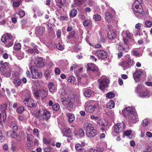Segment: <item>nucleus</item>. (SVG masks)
Wrapping results in <instances>:
<instances>
[{
	"mask_svg": "<svg viewBox=\"0 0 152 152\" xmlns=\"http://www.w3.org/2000/svg\"><path fill=\"white\" fill-rule=\"evenodd\" d=\"M84 127L86 131V135L89 137H94L97 134V131L94 129L93 125L91 123H85Z\"/></svg>",
	"mask_w": 152,
	"mask_h": 152,
	"instance_id": "nucleus-1",
	"label": "nucleus"
},
{
	"mask_svg": "<svg viewBox=\"0 0 152 152\" xmlns=\"http://www.w3.org/2000/svg\"><path fill=\"white\" fill-rule=\"evenodd\" d=\"M36 116L40 120L48 119L50 116L49 112L47 110L43 109H40L37 112Z\"/></svg>",
	"mask_w": 152,
	"mask_h": 152,
	"instance_id": "nucleus-2",
	"label": "nucleus"
},
{
	"mask_svg": "<svg viewBox=\"0 0 152 152\" xmlns=\"http://www.w3.org/2000/svg\"><path fill=\"white\" fill-rule=\"evenodd\" d=\"M75 97L72 98L69 97L67 99L65 98L62 101V104L68 109L72 108L75 101Z\"/></svg>",
	"mask_w": 152,
	"mask_h": 152,
	"instance_id": "nucleus-3",
	"label": "nucleus"
},
{
	"mask_svg": "<svg viewBox=\"0 0 152 152\" xmlns=\"http://www.w3.org/2000/svg\"><path fill=\"white\" fill-rule=\"evenodd\" d=\"M31 78L33 79H37L41 78L42 73L40 72H38L37 68L35 66H32L30 68Z\"/></svg>",
	"mask_w": 152,
	"mask_h": 152,
	"instance_id": "nucleus-4",
	"label": "nucleus"
},
{
	"mask_svg": "<svg viewBox=\"0 0 152 152\" xmlns=\"http://www.w3.org/2000/svg\"><path fill=\"white\" fill-rule=\"evenodd\" d=\"M99 88L102 90H104L108 86L109 83V80L104 77H102L99 80Z\"/></svg>",
	"mask_w": 152,
	"mask_h": 152,
	"instance_id": "nucleus-5",
	"label": "nucleus"
},
{
	"mask_svg": "<svg viewBox=\"0 0 152 152\" xmlns=\"http://www.w3.org/2000/svg\"><path fill=\"white\" fill-rule=\"evenodd\" d=\"M132 8L134 13L137 17H138V14H142L143 12L141 5H139L135 4H133Z\"/></svg>",
	"mask_w": 152,
	"mask_h": 152,
	"instance_id": "nucleus-6",
	"label": "nucleus"
},
{
	"mask_svg": "<svg viewBox=\"0 0 152 152\" xmlns=\"http://www.w3.org/2000/svg\"><path fill=\"white\" fill-rule=\"evenodd\" d=\"M125 125L123 123H119L115 124L114 126V132L118 134L124 129Z\"/></svg>",
	"mask_w": 152,
	"mask_h": 152,
	"instance_id": "nucleus-7",
	"label": "nucleus"
},
{
	"mask_svg": "<svg viewBox=\"0 0 152 152\" xmlns=\"http://www.w3.org/2000/svg\"><path fill=\"white\" fill-rule=\"evenodd\" d=\"M98 107V105L97 104L91 105L90 103H88L86 104L85 109L86 112L92 113L95 111V109Z\"/></svg>",
	"mask_w": 152,
	"mask_h": 152,
	"instance_id": "nucleus-8",
	"label": "nucleus"
},
{
	"mask_svg": "<svg viewBox=\"0 0 152 152\" xmlns=\"http://www.w3.org/2000/svg\"><path fill=\"white\" fill-rule=\"evenodd\" d=\"M23 102L25 104L30 107L36 106V104L34 101L30 98H26Z\"/></svg>",
	"mask_w": 152,
	"mask_h": 152,
	"instance_id": "nucleus-9",
	"label": "nucleus"
},
{
	"mask_svg": "<svg viewBox=\"0 0 152 152\" xmlns=\"http://www.w3.org/2000/svg\"><path fill=\"white\" fill-rule=\"evenodd\" d=\"M95 55L99 58L104 59L107 57V53L103 50H99L96 51Z\"/></svg>",
	"mask_w": 152,
	"mask_h": 152,
	"instance_id": "nucleus-10",
	"label": "nucleus"
},
{
	"mask_svg": "<svg viewBox=\"0 0 152 152\" xmlns=\"http://www.w3.org/2000/svg\"><path fill=\"white\" fill-rule=\"evenodd\" d=\"M34 62V64L38 67H42L44 65L43 59L41 57H35Z\"/></svg>",
	"mask_w": 152,
	"mask_h": 152,
	"instance_id": "nucleus-11",
	"label": "nucleus"
},
{
	"mask_svg": "<svg viewBox=\"0 0 152 152\" xmlns=\"http://www.w3.org/2000/svg\"><path fill=\"white\" fill-rule=\"evenodd\" d=\"M0 71L2 75L6 77H9L10 76L12 70L11 69H8L7 68H1Z\"/></svg>",
	"mask_w": 152,
	"mask_h": 152,
	"instance_id": "nucleus-12",
	"label": "nucleus"
},
{
	"mask_svg": "<svg viewBox=\"0 0 152 152\" xmlns=\"http://www.w3.org/2000/svg\"><path fill=\"white\" fill-rule=\"evenodd\" d=\"M138 115L136 111L129 115L128 118L133 123H135L138 121Z\"/></svg>",
	"mask_w": 152,
	"mask_h": 152,
	"instance_id": "nucleus-13",
	"label": "nucleus"
},
{
	"mask_svg": "<svg viewBox=\"0 0 152 152\" xmlns=\"http://www.w3.org/2000/svg\"><path fill=\"white\" fill-rule=\"evenodd\" d=\"M143 75V72L141 70L136 71L133 74V77L135 82H139V78Z\"/></svg>",
	"mask_w": 152,
	"mask_h": 152,
	"instance_id": "nucleus-14",
	"label": "nucleus"
},
{
	"mask_svg": "<svg viewBox=\"0 0 152 152\" xmlns=\"http://www.w3.org/2000/svg\"><path fill=\"white\" fill-rule=\"evenodd\" d=\"M87 70L97 72L98 70V68L95 64L89 63L87 64Z\"/></svg>",
	"mask_w": 152,
	"mask_h": 152,
	"instance_id": "nucleus-15",
	"label": "nucleus"
},
{
	"mask_svg": "<svg viewBox=\"0 0 152 152\" xmlns=\"http://www.w3.org/2000/svg\"><path fill=\"white\" fill-rule=\"evenodd\" d=\"M123 36H125L131 39H133V34L131 33L128 30L123 31L122 33Z\"/></svg>",
	"mask_w": 152,
	"mask_h": 152,
	"instance_id": "nucleus-16",
	"label": "nucleus"
},
{
	"mask_svg": "<svg viewBox=\"0 0 152 152\" xmlns=\"http://www.w3.org/2000/svg\"><path fill=\"white\" fill-rule=\"evenodd\" d=\"M10 38V39H11L14 38L10 34L8 33L2 36L1 38V41L3 42H5L6 41H7V39H8Z\"/></svg>",
	"mask_w": 152,
	"mask_h": 152,
	"instance_id": "nucleus-17",
	"label": "nucleus"
},
{
	"mask_svg": "<svg viewBox=\"0 0 152 152\" xmlns=\"http://www.w3.org/2000/svg\"><path fill=\"white\" fill-rule=\"evenodd\" d=\"M45 31V28L42 27L38 26L35 29L36 34L40 35L43 34Z\"/></svg>",
	"mask_w": 152,
	"mask_h": 152,
	"instance_id": "nucleus-18",
	"label": "nucleus"
},
{
	"mask_svg": "<svg viewBox=\"0 0 152 152\" xmlns=\"http://www.w3.org/2000/svg\"><path fill=\"white\" fill-rule=\"evenodd\" d=\"M148 91L147 90L142 91L138 93V95L139 97L145 98L149 97Z\"/></svg>",
	"mask_w": 152,
	"mask_h": 152,
	"instance_id": "nucleus-19",
	"label": "nucleus"
},
{
	"mask_svg": "<svg viewBox=\"0 0 152 152\" xmlns=\"http://www.w3.org/2000/svg\"><path fill=\"white\" fill-rule=\"evenodd\" d=\"M117 34L113 30L110 31L108 33L107 37L110 39H113L116 37Z\"/></svg>",
	"mask_w": 152,
	"mask_h": 152,
	"instance_id": "nucleus-20",
	"label": "nucleus"
},
{
	"mask_svg": "<svg viewBox=\"0 0 152 152\" xmlns=\"http://www.w3.org/2000/svg\"><path fill=\"white\" fill-rule=\"evenodd\" d=\"M13 130V131L11 130L7 132V136L8 137L14 138H17L18 137H19L18 135Z\"/></svg>",
	"mask_w": 152,
	"mask_h": 152,
	"instance_id": "nucleus-21",
	"label": "nucleus"
},
{
	"mask_svg": "<svg viewBox=\"0 0 152 152\" xmlns=\"http://www.w3.org/2000/svg\"><path fill=\"white\" fill-rule=\"evenodd\" d=\"M10 127L14 131H17L18 129V127L17 126V122L15 121H12L10 125Z\"/></svg>",
	"mask_w": 152,
	"mask_h": 152,
	"instance_id": "nucleus-22",
	"label": "nucleus"
},
{
	"mask_svg": "<svg viewBox=\"0 0 152 152\" xmlns=\"http://www.w3.org/2000/svg\"><path fill=\"white\" fill-rule=\"evenodd\" d=\"M66 116L68 118V121L69 123H71L74 121L75 120L74 115L72 113H67Z\"/></svg>",
	"mask_w": 152,
	"mask_h": 152,
	"instance_id": "nucleus-23",
	"label": "nucleus"
},
{
	"mask_svg": "<svg viewBox=\"0 0 152 152\" xmlns=\"http://www.w3.org/2000/svg\"><path fill=\"white\" fill-rule=\"evenodd\" d=\"M13 40L14 38L11 39H10V38L8 39H7V41H6V42H4V43H5V46L9 48L12 46L13 43Z\"/></svg>",
	"mask_w": 152,
	"mask_h": 152,
	"instance_id": "nucleus-24",
	"label": "nucleus"
},
{
	"mask_svg": "<svg viewBox=\"0 0 152 152\" xmlns=\"http://www.w3.org/2000/svg\"><path fill=\"white\" fill-rule=\"evenodd\" d=\"M113 18L112 15L108 12H106L105 13V20L108 22H113L112 19Z\"/></svg>",
	"mask_w": 152,
	"mask_h": 152,
	"instance_id": "nucleus-25",
	"label": "nucleus"
},
{
	"mask_svg": "<svg viewBox=\"0 0 152 152\" xmlns=\"http://www.w3.org/2000/svg\"><path fill=\"white\" fill-rule=\"evenodd\" d=\"M97 123L99 125L101 126H106L108 124L107 121L100 119L98 121Z\"/></svg>",
	"mask_w": 152,
	"mask_h": 152,
	"instance_id": "nucleus-26",
	"label": "nucleus"
},
{
	"mask_svg": "<svg viewBox=\"0 0 152 152\" xmlns=\"http://www.w3.org/2000/svg\"><path fill=\"white\" fill-rule=\"evenodd\" d=\"M38 48H29L28 50V53L31 54H33L34 55H36L39 53V50L37 49Z\"/></svg>",
	"mask_w": 152,
	"mask_h": 152,
	"instance_id": "nucleus-27",
	"label": "nucleus"
},
{
	"mask_svg": "<svg viewBox=\"0 0 152 152\" xmlns=\"http://www.w3.org/2000/svg\"><path fill=\"white\" fill-rule=\"evenodd\" d=\"M124 111L125 112L127 113L128 116L129 115H130V114L132 113L133 112L135 111L134 109L129 107H126Z\"/></svg>",
	"mask_w": 152,
	"mask_h": 152,
	"instance_id": "nucleus-28",
	"label": "nucleus"
},
{
	"mask_svg": "<svg viewBox=\"0 0 152 152\" xmlns=\"http://www.w3.org/2000/svg\"><path fill=\"white\" fill-rule=\"evenodd\" d=\"M77 10L74 9L70 12L69 16L70 18H74L77 15Z\"/></svg>",
	"mask_w": 152,
	"mask_h": 152,
	"instance_id": "nucleus-29",
	"label": "nucleus"
},
{
	"mask_svg": "<svg viewBox=\"0 0 152 152\" xmlns=\"http://www.w3.org/2000/svg\"><path fill=\"white\" fill-rule=\"evenodd\" d=\"M40 96L42 98H45L46 97L48 94V91L43 89L40 90Z\"/></svg>",
	"mask_w": 152,
	"mask_h": 152,
	"instance_id": "nucleus-30",
	"label": "nucleus"
},
{
	"mask_svg": "<svg viewBox=\"0 0 152 152\" xmlns=\"http://www.w3.org/2000/svg\"><path fill=\"white\" fill-rule=\"evenodd\" d=\"M7 105L6 104H4L0 105V111L3 113L4 114H6L5 111L7 109Z\"/></svg>",
	"mask_w": 152,
	"mask_h": 152,
	"instance_id": "nucleus-31",
	"label": "nucleus"
},
{
	"mask_svg": "<svg viewBox=\"0 0 152 152\" xmlns=\"http://www.w3.org/2000/svg\"><path fill=\"white\" fill-rule=\"evenodd\" d=\"M75 135L78 137H81L84 135V133L82 129H80L79 130L77 133H75Z\"/></svg>",
	"mask_w": 152,
	"mask_h": 152,
	"instance_id": "nucleus-32",
	"label": "nucleus"
},
{
	"mask_svg": "<svg viewBox=\"0 0 152 152\" xmlns=\"http://www.w3.org/2000/svg\"><path fill=\"white\" fill-rule=\"evenodd\" d=\"M121 65L122 67L123 68L124 70H125V69L129 67L128 64V62H127V60L123 62L122 64H121Z\"/></svg>",
	"mask_w": 152,
	"mask_h": 152,
	"instance_id": "nucleus-33",
	"label": "nucleus"
},
{
	"mask_svg": "<svg viewBox=\"0 0 152 152\" xmlns=\"http://www.w3.org/2000/svg\"><path fill=\"white\" fill-rule=\"evenodd\" d=\"M62 132L64 133L66 136L69 137L71 133V131L68 128L64 129L62 130Z\"/></svg>",
	"mask_w": 152,
	"mask_h": 152,
	"instance_id": "nucleus-34",
	"label": "nucleus"
},
{
	"mask_svg": "<svg viewBox=\"0 0 152 152\" xmlns=\"http://www.w3.org/2000/svg\"><path fill=\"white\" fill-rule=\"evenodd\" d=\"M66 2V0H58L56 4L59 7L61 8V7Z\"/></svg>",
	"mask_w": 152,
	"mask_h": 152,
	"instance_id": "nucleus-35",
	"label": "nucleus"
},
{
	"mask_svg": "<svg viewBox=\"0 0 152 152\" xmlns=\"http://www.w3.org/2000/svg\"><path fill=\"white\" fill-rule=\"evenodd\" d=\"M115 106V103L114 102L110 100L107 104V106L108 108L111 109L113 108Z\"/></svg>",
	"mask_w": 152,
	"mask_h": 152,
	"instance_id": "nucleus-36",
	"label": "nucleus"
},
{
	"mask_svg": "<svg viewBox=\"0 0 152 152\" xmlns=\"http://www.w3.org/2000/svg\"><path fill=\"white\" fill-rule=\"evenodd\" d=\"M75 80V77L71 75L70 76L67 80L68 82L71 83H73Z\"/></svg>",
	"mask_w": 152,
	"mask_h": 152,
	"instance_id": "nucleus-37",
	"label": "nucleus"
},
{
	"mask_svg": "<svg viewBox=\"0 0 152 152\" xmlns=\"http://www.w3.org/2000/svg\"><path fill=\"white\" fill-rule=\"evenodd\" d=\"M48 88L50 91L52 92L54 91L55 89V87L53 83H50L48 85Z\"/></svg>",
	"mask_w": 152,
	"mask_h": 152,
	"instance_id": "nucleus-38",
	"label": "nucleus"
},
{
	"mask_svg": "<svg viewBox=\"0 0 152 152\" xmlns=\"http://www.w3.org/2000/svg\"><path fill=\"white\" fill-rule=\"evenodd\" d=\"M92 94V92L90 89L87 90L84 92L85 96L88 97H90Z\"/></svg>",
	"mask_w": 152,
	"mask_h": 152,
	"instance_id": "nucleus-39",
	"label": "nucleus"
},
{
	"mask_svg": "<svg viewBox=\"0 0 152 152\" xmlns=\"http://www.w3.org/2000/svg\"><path fill=\"white\" fill-rule=\"evenodd\" d=\"M21 47V44L20 43L15 44L14 46V49L15 50L17 51L20 50Z\"/></svg>",
	"mask_w": 152,
	"mask_h": 152,
	"instance_id": "nucleus-40",
	"label": "nucleus"
},
{
	"mask_svg": "<svg viewBox=\"0 0 152 152\" xmlns=\"http://www.w3.org/2000/svg\"><path fill=\"white\" fill-rule=\"evenodd\" d=\"M93 19L96 21H98L100 20L101 19V16L99 14H95L93 16Z\"/></svg>",
	"mask_w": 152,
	"mask_h": 152,
	"instance_id": "nucleus-41",
	"label": "nucleus"
},
{
	"mask_svg": "<svg viewBox=\"0 0 152 152\" xmlns=\"http://www.w3.org/2000/svg\"><path fill=\"white\" fill-rule=\"evenodd\" d=\"M115 95L112 92H109L106 95V96L110 99L114 97Z\"/></svg>",
	"mask_w": 152,
	"mask_h": 152,
	"instance_id": "nucleus-42",
	"label": "nucleus"
},
{
	"mask_svg": "<svg viewBox=\"0 0 152 152\" xmlns=\"http://www.w3.org/2000/svg\"><path fill=\"white\" fill-rule=\"evenodd\" d=\"M14 83L16 86H19L20 85V80L18 79L15 78L13 81Z\"/></svg>",
	"mask_w": 152,
	"mask_h": 152,
	"instance_id": "nucleus-43",
	"label": "nucleus"
},
{
	"mask_svg": "<svg viewBox=\"0 0 152 152\" xmlns=\"http://www.w3.org/2000/svg\"><path fill=\"white\" fill-rule=\"evenodd\" d=\"M17 56L18 59L21 60L23 58L24 53L22 52H19L17 54Z\"/></svg>",
	"mask_w": 152,
	"mask_h": 152,
	"instance_id": "nucleus-44",
	"label": "nucleus"
},
{
	"mask_svg": "<svg viewBox=\"0 0 152 152\" xmlns=\"http://www.w3.org/2000/svg\"><path fill=\"white\" fill-rule=\"evenodd\" d=\"M91 22L90 20H87L83 22V25L85 26H87L91 24Z\"/></svg>",
	"mask_w": 152,
	"mask_h": 152,
	"instance_id": "nucleus-45",
	"label": "nucleus"
},
{
	"mask_svg": "<svg viewBox=\"0 0 152 152\" xmlns=\"http://www.w3.org/2000/svg\"><path fill=\"white\" fill-rule=\"evenodd\" d=\"M52 108L55 111L58 110L60 108V106L58 104H55L52 106Z\"/></svg>",
	"mask_w": 152,
	"mask_h": 152,
	"instance_id": "nucleus-46",
	"label": "nucleus"
},
{
	"mask_svg": "<svg viewBox=\"0 0 152 152\" xmlns=\"http://www.w3.org/2000/svg\"><path fill=\"white\" fill-rule=\"evenodd\" d=\"M7 116L6 114L5 115H4L3 114V115L2 116V114L0 113V123L2 121H4L6 119Z\"/></svg>",
	"mask_w": 152,
	"mask_h": 152,
	"instance_id": "nucleus-47",
	"label": "nucleus"
},
{
	"mask_svg": "<svg viewBox=\"0 0 152 152\" xmlns=\"http://www.w3.org/2000/svg\"><path fill=\"white\" fill-rule=\"evenodd\" d=\"M56 47L58 49L60 50H63L64 49V46L60 43L57 44Z\"/></svg>",
	"mask_w": 152,
	"mask_h": 152,
	"instance_id": "nucleus-48",
	"label": "nucleus"
},
{
	"mask_svg": "<svg viewBox=\"0 0 152 152\" xmlns=\"http://www.w3.org/2000/svg\"><path fill=\"white\" fill-rule=\"evenodd\" d=\"M32 84L33 86L35 88L38 87L39 86V84L37 80L33 81Z\"/></svg>",
	"mask_w": 152,
	"mask_h": 152,
	"instance_id": "nucleus-49",
	"label": "nucleus"
},
{
	"mask_svg": "<svg viewBox=\"0 0 152 152\" xmlns=\"http://www.w3.org/2000/svg\"><path fill=\"white\" fill-rule=\"evenodd\" d=\"M145 23L146 27L148 28L151 27L152 25V22L150 20L146 21Z\"/></svg>",
	"mask_w": 152,
	"mask_h": 152,
	"instance_id": "nucleus-50",
	"label": "nucleus"
},
{
	"mask_svg": "<svg viewBox=\"0 0 152 152\" xmlns=\"http://www.w3.org/2000/svg\"><path fill=\"white\" fill-rule=\"evenodd\" d=\"M40 92V90L36 91L34 93V96L37 98L40 97L41 94Z\"/></svg>",
	"mask_w": 152,
	"mask_h": 152,
	"instance_id": "nucleus-51",
	"label": "nucleus"
},
{
	"mask_svg": "<svg viewBox=\"0 0 152 152\" xmlns=\"http://www.w3.org/2000/svg\"><path fill=\"white\" fill-rule=\"evenodd\" d=\"M24 110V108L23 106L19 107L17 110V112L18 113H21Z\"/></svg>",
	"mask_w": 152,
	"mask_h": 152,
	"instance_id": "nucleus-52",
	"label": "nucleus"
},
{
	"mask_svg": "<svg viewBox=\"0 0 152 152\" xmlns=\"http://www.w3.org/2000/svg\"><path fill=\"white\" fill-rule=\"evenodd\" d=\"M27 141H32L34 137L32 135L28 134L27 135Z\"/></svg>",
	"mask_w": 152,
	"mask_h": 152,
	"instance_id": "nucleus-53",
	"label": "nucleus"
},
{
	"mask_svg": "<svg viewBox=\"0 0 152 152\" xmlns=\"http://www.w3.org/2000/svg\"><path fill=\"white\" fill-rule=\"evenodd\" d=\"M127 61V62H128V64L129 67H130L131 66L133 65L134 64L133 60L131 59L130 58H129Z\"/></svg>",
	"mask_w": 152,
	"mask_h": 152,
	"instance_id": "nucleus-54",
	"label": "nucleus"
},
{
	"mask_svg": "<svg viewBox=\"0 0 152 152\" xmlns=\"http://www.w3.org/2000/svg\"><path fill=\"white\" fill-rule=\"evenodd\" d=\"M21 3V1H18L14 2L13 3V6L15 7H17L19 6L20 4Z\"/></svg>",
	"mask_w": 152,
	"mask_h": 152,
	"instance_id": "nucleus-55",
	"label": "nucleus"
},
{
	"mask_svg": "<svg viewBox=\"0 0 152 152\" xmlns=\"http://www.w3.org/2000/svg\"><path fill=\"white\" fill-rule=\"evenodd\" d=\"M18 15H19L20 18H22L25 16V12L23 10H22L18 12Z\"/></svg>",
	"mask_w": 152,
	"mask_h": 152,
	"instance_id": "nucleus-56",
	"label": "nucleus"
},
{
	"mask_svg": "<svg viewBox=\"0 0 152 152\" xmlns=\"http://www.w3.org/2000/svg\"><path fill=\"white\" fill-rule=\"evenodd\" d=\"M142 124L143 126H146L148 124V120L147 119H145L142 122Z\"/></svg>",
	"mask_w": 152,
	"mask_h": 152,
	"instance_id": "nucleus-57",
	"label": "nucleus"
},
{
	"mask_svg": "<svg viewBox=\"0 0 152 152\" xmlns=\"http://www.w3.org/2000/svg\"><path fill=\"white\" fill-rule=\"evenodd\" d=\"M50 74V72L49 70H47L44 72V75L47 77H49Z\"/></svg>",
	"mask_w": 152,
	"mask_h": 152,
	"instance_id": "nucleus-58",
	"label": "nucleus"
},
{
	"mask_svg": "<svg viewBox=\"0 0 152 152\" xmlns=\"http://www.w3.org/2000/svg\"><path fill=\"white\" fill-rule=\"evenodd\" d=\"M33 134L34 135L38 136L39 133V130L37 129H34L33 130Z\"/></svg>",
	"mask_w": 152,
	"mask_h": 152,
	"instance_id": "nucleus-59",
	"label": "nucleus"
},
{
	"mask_svg": "<svg viewBox=\"0 0 152 152\" xmlns=\"http://www.w3.org/2000/svg\"><path fill=\"white\" fill-rule=\"evenodd\" d=\"M8 64L7 62H4L3 65L2 66L1 68H7L9 69H11L9 66H8Z\"/></svg>",
	"mask_w": 152,
	"mask_h": 152,
	"instance_id": "nucleus-60",
	"label": "nucleus"
},
{
	"mask_svg": "<svg viewBox=\"0 0 152 152\" xmlns=\"http://www.w3.org/2000/svg\"><path fill=\"white\" fill-rule=\"evenodd\" d=\"M75 148L76 149L80 151L82 149V147L80 144H77L75 145Z\"/></svg>",
	"mask_w": 152,
	"mask_h": 152,
	"instance_id": "nucleus-61",
	"label": "nucleus"
},
{
	"mask_svg": "<svg viewBox=\"0 0 152 152\" xmlns=\"http://www.w3.org/2000/svg\"><path fill=\"white\" fill-rule=\"evenodd\" d=\"M132 131L130 130H128L125 131L124 133L127 136H129L132 133Z\"/></svg>",
	"mask_w": 152,
	"mask_h": 152,
	"instance_id": "nucleus-62",
	"label": "nucleus"
},
{
	"mask_svg": "<svg viewBox=\"0 0 152 152\" xmlns=\"http://www.w3.org/2000/svg\"><path fill=\"white\" fill-rule=\"evenodd\" d=\"M19 73L16 72H13L12 73V77H18Z\"/></svg>",
	"mask_w": 152,
	"mask_h": 152,
	"instance_id": "nucleus-63",
	"label": "nucleus"
},
{
	"mask_svg": "<svg viewBox=\"0 0 152 152\" xmlns=\"http://www.w3.org/2000/svg\"><path fill=\"white\" fill-rule=\"evenodd\" d=\"M55 72L56 75H59L60 74V70L59 69L57 68H55Z\"/></svg>",
	"mask_w": 152,
	"mask_h": 152,
	"instance_id": "nucleus-64",
	"label": "nucleus"
}]
</instances>
